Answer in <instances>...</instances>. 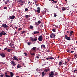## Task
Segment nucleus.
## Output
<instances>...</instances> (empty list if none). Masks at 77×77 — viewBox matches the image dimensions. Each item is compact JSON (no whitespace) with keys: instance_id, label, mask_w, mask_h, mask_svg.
I'll use <instances>...</instances> for the list:
<instances>
[{"instance_id":"2","label":"nucleus","mask_w":77,"mask_h":77,"mask_svg":"<svg viewBox=\"0 0 77 77\" xmlns=\"http://www.w3.org/2000/svg\"><path fill=\"white\" fill-rule=\"evenodd\" d=\"M65 38L66 39V40H69V41H71V37H68L67 35H65Z\"/></svg>"},{"instance_id":"49","label":"nucleus","mask_w":77,"mask_h":77,"mask_svg":"<svg viewBox=\"0 0 77 77\" xmlns=\"http://www.w3.org/2000/svg\"><path fill=\"white\" fill-rule=\"evenodd\" d=\"M21 28H19V29L18 30V31H20V30H21Z\"/></svg>"},{"instance_id":"23","label":"nucleus","mask_w":77,"mask_h":77,"mask_svg":"<svg viewBox=\"0 0 77 77\" xmlns=\"http://www.w3.org/2000/svg\"><path fill=\"white\" fill-rule=\"evenodd\" d=\"M20 67H21V65L20 64H18L17 66V69L19 68H20Z\"/></svg>"},{"instance_id":"1","label":"nucleus","mask_w":77,"mask_h":77,"mask_svg":"<svg viewBox=\"0 0 77 77\" xmlns=\"http://www.w3.org/2000/svg\"><path fill=\"white\" fill-rule=\"evenodd\" d=\"M1 27L3 28H8L9 26H8V25H6V23H4L2 24Z\"/></svg>"},{"instance_id":"5","label":"nucleus","mask_w":77,"mask_h":77,"mask_svg":"<svg viewBox=\"0 0 77 77\" xmlns=\"http://www.w3.org/2000/svg\"><path fill=\"white\" fill-rule=\"evenodd\" d=\"M56 36V35L54 33H52L50 35L51 38H54Z\"/></svg>"},{"instance_id":"40","label":"nucleus","mask_w":77,"mask_h":77,"mask_svg":"<svg viewBox=\"0 0 77 77\" xmlns=\"http://www.w3.org/2000/svg\"><path fill=\"white\" fill-rule=\"evenodd\" d=\"M27 44H28V45H30L31 44V42H29L27 43Z\"/></svg>"},{"instance_id":"28","label":"nucleus","mask_w":77,"mask_h":77,"mask_svg":"<svg viewBox=\"0 0 77 77\" xmlns=\"http://www.w3.org/2000/svg\"><path fill=\"white\" fill-rule=\"evenodd\" d=\"M73 32L74 31H71L70 32V35H72V34L73 33Z\"/></svg>"},{"instance_id":"57","label":"nucleus","mask_w":77,"mask_h":77,"mask_svg":"<svg viewBox=\"0 0 77 77\" xmlns=\"http://www.w3.org/2000/svg\"><path fill=\"white\" fill-rule=\"evenodd\" d=\"M74 51H71V53H73V52H74Z\"/></svg>"},{"instance_id":"60","label":"nucleus","mask_w":77,"mask_h":77,"mask_svg":"<svg viewBox=\"0 0 77 77\" xmlns=\"http://www.w3.org/2000/svg\"><path fill=\"white\" fill-rule=\"evenodd\" d=\"M21 59H22V58H19V60H21Z\"/></svg>"},{"instance_id":"46","label":"nucleus","mask_w":77,"mask_h":77,"mask_svg":"<svg viewBox=\"0 0 77 77\" xmlns=\"http://www.w3.org/2000/svg\"><path fill=\"white\" fill-rule=\"evenodd\" d=\"M25 11H28V9H27V8H25Z\"/></svg>"},{"instance_id":"34","label":"nucleus","mask_w":77,"mask_h":77,"mask_svg":"<svg viewBox=\"0 0 77 77\" xmlns=\"http://www.w3.org/2000/svg\"><path fill=\"white\" fill-rule=\"evenodd\" d=\"M53 14H54V17H56V13H53Z\"/></svg>"},{"instance_id":"21","label":"nucleus","mask_w":77,"mask_h":77,"mask_svg":"<svg viewBox=\"0 0 77 77\" xmlns=\"http://www.w3.org/2000/svg\"><path fill=\"white\" fill-rule=\"evenodd\" d=\"M70 42L71 44H73L75 42H74V40L73 39L72 40L70 41Z\"/></svg>"},{"instance_id":"64","label":"nucleus","mask_w":77,"mask_h":77,"mask_svg":"<svg viewBox=\"0 0 77 77\" xmlns=\"http://www.w3.org/2000/svg\"><path fill=\"white\" fill-rule=\"evenodd\" d=\"M6 30H7V31H8V29H7V28L6 29Z\"/></svg>"},{"instance_id":"45","label":"nucleus","mask_w":77,"mask_h":77,"mask_svg":"<svg viewBox=\"0 0 77 77\" xmlns=\"http://www.w3.org/2000/svg\"><path fill=\"white\" fill-rule=\"evenodd\" d=\"M22 33H26V31H23Z\"/></svg>"},{"instance_id":"37","label":"nucleus","mask_w":77,"mask_h":77,"mask_svg":"<svg viewBox=\"0 0 77 77\" xmlns=\"http://www.w3.org/2000/svg\"><path fill=\"white\" fill-rule=\"evenodd\" d=\"M35 58H36L37 59H39V57L38 56H36L35 57Z\"/></svg>"},{"instance_id":"61","label":"nucleus","mask_w":77,"mask_h":77,"mask_svg":"<svg viewBox=\"0 0 77 77\" xmlns=\"http://www.w3.org/2000/svg\"><path fill=\"white\" fill-rule=\"evenodd\" d=\"M75 70H74V71H73V72H74V73H75Z\"/></svg>"},{"instance_id":"19","label":"nucleus","mask_w":77,"mask_h":77,"mask_svg":"<svg viewBox=\"0 0 77 77\" xmlns=\"http://www.w3.org/2000/svg\"><path fill=\"white\" fill-rule=\"evenodd\" d=\"M13 58H14V60H18V59H17V57H16L15 56H14L13 57Z\"/></svg>"},{"instance_id":"62","label":"nucleus","mask_w":77,"mask_h":77,"mask_svg":"<svg viewBox=\"0 0 77 77\" xmlns=\"http://www.w3.org/2000/svg\"><path fill=\"white\" fill-rule=\"evenodd\" d=\"M65 1L66 2V3H67V0H65Z\"/></svg>"},{"instance_id":"20","label":"nucleus","mask_w":77,"mask_h":77,"mask_svg":"<svg viewBox=\"0 0 77 77\" xmlns=\"http://www.w3.org/2000/svg\"><path fill=\"white\" fill-rule=\"evenodd\" d=\"M37 40H38V38H37V37H35L34 39L33 42L36 41Z\"/></svg>"},{"instance_id":"55","label":"nucleus","mask_w":77,"mask_h":77,"mask_svg":"<svg viewBox=\"0 0 77 77\" xmlns=\"http://www.w3.org/2000/svg\"><path fill=\"white\" fill-rule=\"evenodd\" d=\"M69 51H70L69 50H68L67 51V52H68V53H69Z\"/></svg>"},{"instance_id":"18","label":"nucleus","mask_w":77,"mask_h":77,"mask_svg":"<svg viewBox=\"0 0 77 77\" xmlns=\"http://www.w3.org/2000/svg\"><path fill=\"white\" fill-rule=\"evenodd\" d=\"M42 48H45V46L44 45H42L41 46V48L42 49Z\"/></svg>"},{"instance_id":"27","label":"nucleus","mask_w":77,"mask_h":77,"mask_svg":"<svg viewBox=\"0 0 77 77\" xmlns=\"http://www.w3.org/2000/svg\"><path fill=\"white\" fill-rule=\"evenodd\" d=\"M30 38V40L32 41V42H33V40H34L33 38L32 37H31Z\"/></svg>"},{"instance_id":"29","label":"nucleus","mask_w":77,"mask_h":77,"mask_svg":"<svg viewBox=\"0 0 77 77\" xmlns=\"http://www.w3.org/2000/svg\"><path fill=\"white\" fill-rule=\"evenodd\" d=\"M51 2H54L55 3H57V1H55L54 0H51Z\"/></svg>"},{"instance_id":"15","label":"nucleus","mask_w":77,"mask_h":77,"mask_svg":"<svg viewBox=\"0 0 77 77\" xmlns=\"http://www.w3.org/2000/svg\"><path fill=\"white\" fill-rule=\"evenodd\" d=\"M36 47H34L32 48V51H35L36 50Z\"/></svg>"},{"instance_id":"56","label":"nucleus","mask_w":77,"mask_h":77,"mask_svg":"<svg viewBox=\"0 0 77 77\" xmlns=\"http://www.w3.org/2000/svg\"><path fill=\"white\" fill-rule=\"evenodd\" d=\"M46 59H47V60H48L49 59V58H46Z\"/></svg>"},{"instance_id":"42","label":"nucleus","mask_w":77,"mask_h":77,"mask_svg":"<svg viewBox=\"0 0 77 77\" xmlns=\"http://www.w3.org/2000/svg\"><path fill=\"white\" fill-rule=\"evenodd\" d=\"M38 24H40V23H41V21H40V20H38Z\"/></svg>"},{"instance_id":"12","label":"nucleus","mask_w":77,"mask_h":77,"mask_svg":"<svg viewBox=\"0 0 77 77\" xmlns=\"http://www.w3.org/2000/svg\"><path fill=\"white\" fill-rule=\"evenodd\" d=\"M51 73H50L49 74V75L51 76H53V75H54V72H51Z\"/></svg>"},{"instance_id":"36","label":"nucleus","mask_w":77,"mask_h":77,"mask_svg":"<svg viewBox=\"0 0 77 77\" xmlns=\"http://www.w3.org/2000/svg\"><path fill=\"white\" fill-rule=\"evenodd\" d=\"M5 77H11V76L8 75H5Z\"/></svg>"},{"instance_id":"14","label":"nucleus","mask_w":77,"mask_h":77,"mask_svg":"<svg viewBox=\"0 0 77 77\" xmlns=\"http://www.w3.org/2000/svg\"><path fill=\"white\" fill-rule=\"evenodd\" d=\"M10 77H12L14 76V73L12 72H10Z\"/></svg>"},{"instance_id":"32","label":"nucleus","mask_w":77,"mask_h":77,"mask_svg":"<svg viewBox=\"0 0 77 77\" xmlns=\"http://www.w3.org/2000/svg\"><path fill=\"white\" fill-rule=\"evenodd\" d=\"M62 9L63 11H65V10H66V8H65V7H63Z\"/></svg>"},{"instance_id":"39","label":"nucleus","mask_w":77,"mask_h":77,"mask_svg":"<svg viewBox=\"0 0 77 77\" xmlns=\"http://www.w3.org/2000/svg\"><path fill=\"white\" fill-rule=\"evenodd\" d=\"M8 49V48H6L4 49V50L5 51L6 50V51H7Z\"/></svg>"},{"instance_id":"3","label":"nucleus","mask_w":77,"mask_h":77,"mask_svg":"<svg viewBox=\"0 0 77 77\" xmlns=\"http://www.w3.org/2000/svg\"><path fill=\"white\" fill-rule=\"evenodd\" d=\"M2 35H6V32L5 31H2V32L0 33V37L2 36Z\"/></svg>"},{"instance_id":"35","label":"nucleus","mask_w":77,"mask_h":77,"mask_svg":"<svg viewBox=\"0 0 77 77\" xmlns=\"http://www.w3.org/2000/svg\"><path fill=\"white\" fill-rule=\"evenodd\" d=\"M52 31H53V32H56V30H55V29H52Z\"/></svg>"},{"instance_id":"58","label":"nucleus","mask_w":77,"mask_h":77,"mask_svg":"<svg viewBox=\"0 0 77 77\" xmlns=\"http://www.w3.org/2000/svg\"><path fill=\"white\" fill-rule=\"evenodd\" d=\"M67 33H68V34L69 33V31H67Z\"/></svg>"},{"instance_id":"63","label":"nucleus","mask_w":77,"mask_h":77,"mask_svg":"<svg viewBox=\"0 0 77 77\" xmlns=\"http://www.w3.org/2000/svg\"><path fill=\"white\" fill-rule=\"evenodd\" d=\"M15 34H17V32H15Z\"/></svg>"},{"instance_id":"24","label":"nucleus","mask_w":77,"mask_h":77,"mask_svg":"<svg viewBox=\"0 0 77 77\" xmlns=\"http://www.w3.org/2000/svg\"><path fill=\"white\" fill-rule=\"evenodd\" d=\"M29 28L30 29H33V26L32 25H30Z\"/></svg>"},{"instance_id":"52","label":"nucleus","mask_w":77,"mask_h":77,"mask_svg":"<svg viewBox=\"0 0 77 77\" xmlns=\"http://www.w3.org/2000/svg\"><path fill=\"white\" fill-rule=\"evenodd\" d=\"M36 6H39V5L38 4H36L35 3V4Z\"/></svg>"},{"instance_id":"51","label":"nucleus","mask_w":77,"mask_h":77,"mask_svg":"<svg viewBox=\"0 0 77 77\" xmlns=\"http://www.w3.org/2000/svg\"><path fill=\"white\" fill-rule=\"evenodd\" d=\"M40 27H43V25H41Z\"/></svg>"},{"instance_id":"54","label":"nucleus","mask_w":77,"mask_h":77,"mask_svg":"<svg viewBox=\"0 0 77 77\" xmlns=\"http://www.w3.org/2000/svg\"><path fill=\"white\" fill-rule=\"evenodd\" d=\"M34 11L35 12H37V10H36L35 9H34Z\"/></svg>"},{"instance_id":"11","label":"nucleus","mask_w":77,"mask_h":77,"mask_svg":"<svg viewBox=\"0 0 77 77\" xmlns=\"http://www.w3.org/2000/svg\"><path fill=\"white\" fill-rule=\"evenodd\" d=\"M11 63L12 64L13 66H15L16 64H15V63L13 61H11Z\"/></svg>"},{"instance_id":"33","label":"nucleus","mask_w":77,"mask_h":77,"mask_svg":"<svg viewBox=\"0 0 77 77\" xmlns=\"http://www.w3.org/2000/svg\"><path fill=\"white\" fill-rule=\"evenodd\" d=\"M1 70V69L0 68V71ZM0 77H3V76H4V75H0Z\"/></svg>"},{"instance_id":"44","label":"nucleus","mask_w":77,"mask_h":77,"mask_svg":"<svg viewBox=\"0 0 77 77\" xmlns=\"http://www.w3.org/2000/svg\"><path fill=\"white\" fill-rule=\"evenodd\" d=\"M50 50H47V53H48V52H50Z\"/></svg>"},{"instance_id":"16","label":"nucleus","mask_w":77,"mask_h":77,"mask_svg":"<svg viewBox=\"0 0 77 77\" xmlns=\"http://www.w3.org/2000/svg\"><path fill=\"white\" fill-rule=\"evenodd\" d=\"M10 1L9 0H7L6 1V2H5V4H6V5H8V3H10Z\"/></svg>"},{"instance_id":"30","label":"nucleus","mask_w":77,"mask_h":77,"mask_svg":"<svg viewBox=\"0 0 77 77\" xmlns=\"http://www.w3.org/2000/svg\"><path fill=\"white\" fill-rule=\"evenodd\" d=\"M45 75V73H44V72H42V76H44Z\"/></svg>"},{"instance_id":"22","label":"nucleus","mask_w":77,"mask_h":77,"mask_svg":"<svg viewBox=\"0 0 77 77\" xmlns=\"http://www.w3.org/2000/svg\"><path fill=\"white\" fill-rule=\"evenodd\" d=\"M25 17H26V18H28L29 17H30V16L29 15H26Z\"/></svg>"},{"instance_id":"8","label":"nucleus","mask_w":77,"mask_h":77,"mask_svg":"<svg viewBox=\"0 0 77 77\" xmlns=\"http://www.w3.org/2000/svg\"><path fill=\"white\" fill-rule=\"evenodd\" d=\"M15 16L14 15L11 16L9 17V19L10 20H14L15 18Z\"/></svg>"},{"instance_id":"43","label":"nucleus","mask_w":77,"mask_h":77,"mask_svg":"<svg viewBox=\"0 0 77 77\" xmlns=\"http://www.w3.org/2000/svg\"><path fill=\"white\" fill-rule=\"evenodd\" d=\"M8 8V7H5L4 8V9H7Z\"/></svg>"},{"instance_id":"6","label":"nucleus","mask_w":77,"mask_h":77,"mask_svg":"<svg viewBox=\"0 0 77 77\" xmlns=\"http://www.w3.org/2000/svg\"><path fill=\"white\" fill-rule=\"evenodd\" d=\"M0 56H1L2 57L4 58L6 57V55L3 53H0Z\"/></svg>"},{"instance_id":"38","label":"nucleus","mask_w":77,"mask_h":77,"mask_svg":"<svg viewBox=\"0 0 77 77\" xmlns=\"http://www.w3.org/2000/svg\"><path fill=\"white\" fill-rule=\"evenodd\" d=\"M31 55H32V56H34V55H35V54L34 53H31Z\"/></svg>"},{"instance_id":"9","label":"nucleus","mask_w":77,"mask_h":77,"mask_svg":"<svg viewBox=\"0 0 77 77\" xmlns=\"http://www.w3.org/2000/svg\"><path fill=\"white\" fill-rule=\"evenodd\" d=\"M61 62L60 61L59 62V63L58 64V65L59 66H61V65H62V63H63V61H62V60H61Z\"/></svg>"},{"instance_id":"17","label":"nucleus","mask_w":77,"mask_h":77,"mask_svg":"<svg viewBox=\"0 0 77 77\" xmlns=\"http://www.w3.org/2000/svg\"><path fill=\"white\" fill-rule=\"evenodd\" d=\"M39 33V31H34V32H33V33L34 34H38V33Z\"/></svg>"},{"instance_id":"4","label":"nucleus","mask_w":77,"mask_h":77,"mask_svg":"<svg viewBox=\"0 0 77 77\" xmlns=\"http://www.w3.org/2000/svg\"><path fill=\"white\" fill-rule=\"evenodd\" d=\"M43 38V37L42 35H40L38 37V40L39 41H42V39Z\"/></svg>"},{"instance_id":"31","label":"nucleus","mask_w":77,"mask_h":77,"mask_svg":"<svg viewBox=\"0 0 77 77\" xmlns=\"http://www.w3.org/2000/svg\"><path fill=\"white\" fill-rule=\"evenodd\" d=\"M49 59L53 60V59H54V58L53 57H50L49 58Z\"/></svg>"},{"instance_id":"48","label":"nucleus","mask_w":77,"mask_h":77,"mask_svg":"<svg viewBox=\"0 0 77 77\" xmlns=\"http://www.w3.org/2000/svg\"><path fill=\"white\" fill-rule=\"evenodd\" d=\"M66 63H67V62H66V61H65L64 65H66Z\"/></svg>"},{"instance_id":"53","label":"nucleus","mask_w":77,"mask_h":77,"mask_svg":"<svg viewBox=\"0 0 77 77\" xmlns=\"http://www.w3.org/2000/svg\"><path fill=\"white\" fill-rule=\"evenodd\" d=\"M5 75H7L8 74V73L7 72L5 73Z\"/></svg>"},{"instance_id":"7","label":"nucleus","mask_w":77,"mask_h":77,"mask_svg":"<svg viewBox=\"0 0 77 77\" xmlns=\"http://www.w3.org/2000/svg\"><path fill=\"white\" fill-rule=\"evenodd\" d=\"M37 12L38 13H40V12H41V8H40V7H38L37 8Z\"/></svg>"},{"instance_id":"59","label":"nucleus","mask_w":77,"mask_h":77,"mask_svg":"<svg viewBox=\"0 0 77 77\" xmlns=\"http://www.w3.org/2000/svg\"><path fill=\"white\" fill-rule=\"evenodd\" d=\"M37 56H39H39H40V55L39 54H38L37 55Z\"/></svg>"},{"instance_id":"50","label":"nucleus","mask_w":77,"mask_h":77,"mask_svg":"<svg viewBox=\"0 0 77 77\" xmlns=\"http://www.w3.org/2000/svg\"><path fill=\"white\" fill-rule=\"evenodd\" d=\"M24 3H22L21 4H20L21 5H24Z\"/></svg>"},{"instance_id":"13","label":"nucleus","mask_w":77,"mask_h":77,"mask_svg":"<svg viewBox=\"0 0 77 77\" xmlns=\"http://www.w3.org/2000/svg\"><path fill=\"white\" fill-rule=\"evenodd\" d=\"M18 2L20 3H25V2H23L22 0H19Z\"/></svg>"},{"instance_id":"41","label":"nucleus","mask_w":77,"mask_h":77,"mask_svg":"<svg viewBox=\"0 0 77 77\" xmlns=\"http://www.w3.org/2000/svg\"><path fill=\"white\" fill-rule=\"evenodd\" d=\"M24 54H25V56H27V53H24Z\"/></svg>"},{"instance_id":"26","label":"nucleus","mask_w":77,"mask_h":77,"mask_svg":"<svg viewBox=\"0 0 77 77\" xmlns=\"http://www.w3.org/2000/svg\"><path fill=\"white\" fill-rule=\"evenodd\" d=\"M74 57H75L76 58H77V54H75L74 55Z\"/></svg>"},{"instance_id":"10","label":"nucleus","mask_w":77,"mask_h":77,"mask_svg":"<svg viewBox=\"0 0 77 77\" xmlns=\"http://www.w3.org/2000/svg\"><path fill=\"white\" fill-rule=\"evenodd\" d=\"M12 50H13V49H8L7 50V51H8V52L9 53H10L11 52V51H12Z\"/></svg>"},{"instance_id":"25","label":"nucleus","mask_w":77,"mask_h":77,"mask_svg":"<svg viewBox=\"0 0 77 77\" xmlns=\"http://www.w3.org/2000/svg\"><path fill=\"white\" fill-rule=\"evenodd\" d=\"M49 69H45V72H47L49 71Z\"/></svg>"},{"instance_id":"47","label":"nucleus","mask_w":77,"mask_h":77,"mask_svg":"<svg viewBox=\"0 0 77 77\" xmlns=\"http://www.w3.org/2000/svg\"><path fill=\"white\" fill-rule=\"evenodd\" d=\"M58 75V74H57V73H55V75Z\"/></svg>"}]
</instances>
